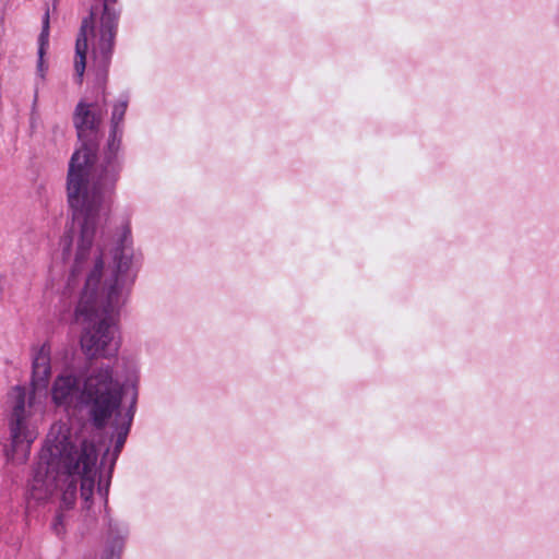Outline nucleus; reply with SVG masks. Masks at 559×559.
Returning <instances> with one entry per match:
<instances>
[{
	"label": "nucleus",
	"instance_id": "nucleus-1",
	"mask_svg": "<svg viewBox=\"0 0 559 559\" xmlns=\"http://www.w3.org/2000/svg\"><path fill=\"white\" fill-rule=\"evenodd\" d=\"M97 449L93 429L86 424L52 425L29 484V496L45 501L58 488V481L67 484L62 492V507L70 509L76 500L78 480L81 497L90 500L97 476Z\"/></svg>",
	"mask_w": 559,
	"mask_h": 559
},
{
	"label": "nucleus",
	"instance_id": "nucleus-2",
	"mask_svg": "<svg viewBox=\"0 0 559 559\" xmlns=\"http://www.w3.org/2000/svg\"><path fill=\"white\" fill-rule=\"evenodd\" d=\"M132 253L124 246L116 248L111 263L104 265L103 255L87 275L75 310V320L83 325L80 344L88 358H110L118 353L120 343L114 311L120 305L123 287L131 267Z\"/></svg>",
	"mask_w": 559,
	"mask_h": 559
},
{
	"label": "nucleus",
	"instance_id": "nucleus-3",
	"mask_svg": "<svg viewBox=\"0 0 559 559\" xmlns=\"http://www.w3.org/2000/svg\"><path fill=\"white\" fill-rule=\"evenodd\" d=\"M122 389L123 384L114 369L100 364L91 366L80 381L70 374L59 376L53 382L51 395L57 406L85 412L92 421L88 426L94 430V427L104 428L117 414L122 402ZM71 423L78 420L66 424Z\"/></svg>",
	"mask_w": 559,
	"mask_h": 559
},
{
	"label": "nucleus",
	"instance_id": "nucleus-4",
	"mask_svg": "<svg viewBox=\"0 0 559 559\" xmlns=\"http://www.w3.org/2000/svg\"><path fill=\"white\" fill-rule=\"evenodd\" d=\"M67 194L70 207L73 211V218L80 225V235L74 254L72 276L79 275L86 269L94 266L96 258L103 255L104 265L111 263V257L116 248L127 247L126 239L121 240L108 257L105 251L91 257L92 245L96 226L103 217H106L110 210V190L106 188L100 177H69ZM124 238L127 236L124 235ZM132 251V249L129 247Z\"/></svg>",
	"mask_w": 559,
	"mask_h": 559
},
{
	"label": "nucleus",
	"instance_id": "nucleus-5",
	"mask_svg": "<svg viewBox=\"0 0 559 559\" xmlns=\"http://www.w3.org/2000/svg\"><path fill=\"white\" fill-rule=\"evenodd\" d=\"M116 3L117 0H103V12L97 27L95 26L94 12H91L90 16L83 20L75 44L74 69L79 78L84 74L90 38L92 39L94 58L104 66L109 62L119 20Z\"/></svg>",
	"mask_w": 559,
	"mask_h": 559
},
{
	"label": "nucleus",
	"instance_id": "nucleus-6",
	"mask_svg": "<svg viewBox=\"0 0 559 559\" xmlns=\"http://www.w3.org/2000/svg\"><path fill=\"white\" fill-rule=\"evenodd\" d=\"M13 412L10 419V439L4 445V455L13 463H24L37 432L29 426L25 411V389L15 386L10 394Z\"/></svg>",
	"mask_w": 559,
	"mask_h": 559
},
{
	"label": "nucleus",
	"instance_id": "nucleus-7",
	"mask_svg": "<svg viewBox=\"0 0 559 559\" xmlns=\"http://www.w3.org/2000/svg\"><path fill=\"white\" fill-rule=\"evenodd\" d=\"M102 119L103 116L100 111L92 109L91 105L79 103L73 116V123L79 139H95V141H98L97 132Z\"/></svg>",
	"mask_w": 559,
	"mask_h": 559
},
{
	"label": "nucleus",
	"instance_id": "nucleus-8",
	"mask_svg": "<svg viewBox=\"0 0 559 559\" xmlns=\"http://www.w3.org/2000/svg\"><path fill=\"white\" fill-rule=\"evenodd\" d=\"M82 146L74 152L69 165L68 175H83L96 160L98 141L95 139L80 140Z\"/></svg>",
	"mask_w": 559,
	"mask_h": 559
},
{
	"label": "nucleus",
	"instance_id": "nucleus-9",
	"mask_svg": "<svg viewBox=\"0 0 559 559\" xmlns=\"http://www.w3.org/2000/svg\"><path fill=\"white\" fill-rule=\"evenodd\" d=\"M50 376L49 352L41 347L33 362V379L36 384L46 383Z\"/></svg>",
	"mask_w": 559,
	"mask_h": 559
},
{
	"label": "nucleus",
	"instance_id": "nucleus-10",
	"mask_svg": "<svg viewBox=\"0 0 559 559\" xmlns=\"http://www.w3.org/2000/svg\"><path fill=\"white\" fill-rule=\"evenodd\" d=\"M127 106H128V100L124 99V100H120L119 103H117L112 108L111 129H112L114 139H116V135L119 132V126L123 120V117H124V114L127 110Z\"/></svg>",
	"mask_w": 559,
	"mask_h": 559
},
{
	"label": "nucleus",
	"instance_id": "nucleus-11",
	"mask_svg": "<svg viewBox=\"0 0 559 559\" xmlns=\"http://www.w3.org/2000/svg\"><path fill=\"white\" fill-rule=\"evenodd\" d=\"M49 38V12L47 11L43 20V28L38 38V55H45Z\"/></svg>",
	"mask_w": 559,
	"mask_h": 559
},
{
	"label": "nucleus",
	"instance_id": "nucleus-12",
	"mask_svg": "<svg viewBox=\"0 0 559 559\" xmlns=\"http://www.w3.org/2000/svg\"><path fill=\"white\" fill-rule=\"evenodd\" d=\"M52 531L56 535L61 536L66 532L64 518L62 513H58L52 522Z\"/></svg>",
	"mask_w": 559,
	"mask_h": 559
},
{
	"label": "nucleus",
	"instance_id": "nucleus-13",
	"mask_svg": "<svg viewBox=\"0 0 559 559\" xmlns=\"http://www.w3.org/2000/svg\"><path fill=\"white\" fill-rule=\"evenodd\" d=\"M120 141H121V131L119 130V132L117 133L116 135V139H114V134H112V130L110 131V139H109V142H108V148L111 153H115L118 151L119 148V145H120Z\"/></svg>",
	"mask_w": 559,
	"mask_h": 559
},
{
	"label": "nucleus",
	"instance_id": "nucleus-14",
	"mask_svg": "<svg viewBox=\"0 0 559 559\" xmlns=\"http://www.w3.org/2000/svg\"><path fill=\"white\" fill-rule=\"evenodd\" d=\"M44 57H45V55H38V61H37V75L41 80H45L46 71H47V66L45 64Z\"/></svg>",
	"mask_w": 559,
	"mask_h": 559
},
{
	"label": "nucleus",
	"instance_id": "nucleus-15",
	"mask_svg": "<svg viewBox=\"0 0 559 559\" xmlns=\"http://www.w3.org/2000/svg\"><path fill=\"white\" fill-rule=\"evenodd\" d=\"M37 99H38V92L36 90L35 95H34L33 106H32V116H31V127L32 128H34L35 121H36L35 111H36Z\"/></svg>",
	"mask_w": 559,
	"mask_h": 559
},
{
	"label": "nucleus",
	"instance_id": "nucleus-16",
	"mask_svg": "<svg viewBox=\"0 0 559 559\" xmlns=\"http://www.w3.org/2000/svg\"><path fill=\"white\" fill-rule=\"evenodd\" d=\"M126 437H127V430L124 432H119L118 435V438H117V441H116V451H119L122 445L124 444V441H126Z\"/></svg>",
	"mask_w": 559,
	"mask_h": 559
}]
</instances>
